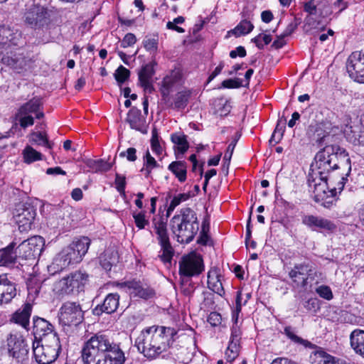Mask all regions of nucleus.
I'll use <instances>...</instances> for the list:
<instances>
[{
	"label": "nucleus",
	"instance_id": "9d476101",
	"mask_svg": "<svg viewBox=\"0 0 364 364\" xmlns=\"http://www.w3.org/2000/svg\"><path fill=\"white\" fill-rule=\"evenodd\" d=\"M83 320V312L80 304L66 302L60 309L59 321L63 326H77Z\"/></svg>",
	"mask_w": 364,
	"mask_h": 364
},
{
	"label": "nucleus",
	"instance_id": "49530a36",
	"mask_svg": "<svg viewBox=\"0 0 364 364\" xmlns=\"http://www.w3.org/2000/svg\"><path fill=\"white\" fill-rule=\"evenodd\" d=\"M129 70L123 65H120L114 73V78L119 84H122L129 78Z\"/></svg>",
	"mask_w": 364,
	"mask_h": 364
},
{
	"label": "nucleus",
	"instance_id": "7ed1b4c3",
	"mask_svg": "<svg viewBox=\"0 0 364 364\" xmlns=\"http://www.w3.org/2000/svg\"><path fill=\"white\" fill-rule=\"evenodd\" d=\"M114 346L119 347L109 336L97 333L86 341L81 350L83 364H96L104 358H107L114 350Z\"/></svg>",
	"mask_w": 364,
	"mask_h": 364
},
{
	"label": "nucleus",
	"instance_id": "bf43d9fd",
	"mask_svg": "<svg viewBox=\"0 0 364 364\" xmlns=\"http://www.w3.org/2000/svg\"><path fill=\"white\" fill-rule=\"evenodd\" d=\"M136 150L135 148L130 147L127 149L125 151H122L119 153L120 157H126L127 159L129 161H135L137 159L136 157Z\"/></svg>",
	"mask_w": 364,
	"mask_h": 364
},
{
	"label": "nucleus",
	"instance_id": "8fccbe9b",
	"mask_svg": "<svg viewBox=\"0 0 364 364\" xmlns=\"http://www.w3.org/2000/svg\"><path fill=\"white\" fill-rule=\"evenodd\" d=\"M185 18L183 16H178L175 18L173 21H168L166 24V27L168 29L174 30L178 33H183L185 31L183 28L178 26L177 24L183 23Z\"/></svg>",
	"mask_w": 364,
	"mask_h": 364
},
{
	"label": "nucleus",
	"instance_id": "6ab92c4d",
	"mask_svg": "<svg viewBox=\"0 0 364 364\" xmlns=\"http://www.w3.org/2000/svg\"><path fill=\"white\" fill-rule=\"evenodd\" d=\"M155 65H156V63L153 60L149 63L144 65L139 72V83L144 91L148 93H151L154 90L151 78L155 73Z\"/></svg>",
	"mask_w": 364,
	"mask_h": 364
},
{
	"label": "nucleus",
	"instance_id": "4c0bfd02",
	"mask_svg": "<svg viewBox=\"0 0 364 364\" xmlns=\"http://www.w3.org/2000/svg\"><path fill=\"white\" fill-rule=\"evenodd\" d=\"M253 28L254 26L250 21L244 20L242 21L234 29L229 31V33H231L238 37L250 33Z\"/></svg>",
	"mask_w": 364,
	"mask_h": 364
},
{
	"label": "nucleus",
	"instance_id": "72a5a7b5",
	"mask_svg": "<svg viewBox=\"0 0 364 364\" xmlns=\"http://www.w3.org/2000/svg\"><path fill=\"white\" fill-rule=\"evenodd\" d=\"M180 182H184L186 180L187 166L183 161H173L168 167Z\"/></svg>",
	"mask_w": 364,
	"mask_h": 364
},
{
	"label": "nucleus",
	"instance_id": "7c9ffc66",
	"mask_svg": "<svg viewBox=\"0 0 364 364\" xmlns=\"http://www.w3.org/2000/svg\"><path fill=\"white\" fill-rule=\"evenodd\" d=\"M14 242H11L6 247L0 250V264L3 266H9L16 262L17 258V252H14Z\"/></svg>",
	"mask_w": 364,
	"mask_h": 364
},
{
	"label": "nucleus",
	"instance_id": "e433bc0d",
	"mask_svg": "<svg viewBox=\"0 0 364 364\" xmlns=\"http://www.w3.org/2000/svg\"><path fill=\"white\" fill-rule=\"evenodd\" d=\"M190 96V90H186L178 92L175 96L173 104H171L172 107L177 109H184L188 104Z\"/></svg>",
	"mask_w": 364,
	"mask_h": 364
},
{
	"label": "nucleus",
	"instance_id": "f8f14e48",
	"mask_svg": "<svg viewBox=\"0 0 364 364\" xmlns=\"http://www.w3.org/2000/svg\"><path fill=\"white\" fill-rule=\"evenodd\" d=\"M7 348L9 356L18 363H22L27 360L28 346L21 335L11 334L7 339Z\"/></svg>",
	"mask_w": 364,
	"mask_h": 364
},
{
	"label": "nucleus",
	"instance_id": "680f3d73",
	"mask_svg": "<svg viewBox=\"0 0 364 364\" xmlns=\"http://www.w3.org/2000/svg\"><path fill=\"white\" fill-rule=\"evenodd\" d=\"M115 185L116 188L119 193L124 192L125 186H126V178L125 176H121L119 173H116L115 176Z\"/></svg>",
	"mask_w": 364,
	"mask_h": 364
},
{
	"label": "nucleus",
	"instance_id": "79ce46f5",
	"mask_svg": "<svg viewBox=\"0 0 364 364\" xmlns=\"http://www.w3.org/2000/svg\"><path fill=\"white\" fill-rule=\"evenodd\" d=\"M144 168L141 169V171L144 170L146 171V177L149 176L153 168L159 166L158 163L151 155L149 151L146 152V154L144 156Z\"/></svg>",
	"mask_w": 364,
	"mask_h": 364
},
{
	"label": "nucleus",
	"instance_id": "aec40b11",
	"mask_svg": "<svg viewBox=\"0 0 364 364\" xmlns=\"http://www.w3.org/2000/svg\"><path fill=\"white\" fill-rule=\"evenodd\" d=\"M127 287L129 294L133 297H139L148 299L154 296V291L139 281H129L124 283Z\"/></svg>",
	"mask_w": 364,
	"mask_h": 364
},
{
	"label": "nucleus",
	"instance_id": "a211bd4d",
	"mask_svg": "<svg viewBox=\"0 0 364 364\" xmlns=\"http://www.w3.org/2000/svg\"><path fill=\"white\" fill-rule=\"evenodd\" d=\"M33 305L30 302H26L21 308L16 311L11 318V321L21 326L27 331L30 330V317Z\"/></svg>",
	"mask_w": 364,
	"mask_h": 364
},
{
	"label": "nucleus",
	"instance_id": "774afa93",
	"mask_svg": "<svg viewBox=\"0 0 364 364\" xmlns=\"http://www.w3.org/2000/svg\"><path fill=\"white\" fill-rule=\"evenodd\" d=\"M246 55V50L244 47L238 46L235 50H231L230 53V56L232 58H235L237 56H240L241 58L245 57Z\"/></svg>",
	"mask_w": 364,
	"mask_h": 364
},
{
	"label": "nucleus",
	"instance_id": "4468645a",
	"mask_svg": "<svg viewBox=\"0 0 364 364\" xmlns=\"http://www.w3.org/2000/svg\"><path fill=\"white\" fill-rule=\"evenodd\" d=\"M203 270V259L196 254L183 257L179 262V272L186 277L198 275Z\"/></svg>",
	"mask_w": 364,
	"mask_h": 364
},
{
	"label": "nucleus",
	"instance_id": "f03ea898",
	"mask_svg": "<svg viewBox=\"0 0 364 364\" xmlns=\"http://www.w3.org/2000/svg\"><path fill=\"white\" fill-rule=\"evenodd\" d=\"M176 333L174 328L153 326L142 330L135 346L148 359H155L171 346Z\"/></svg>",
	"mask_w": 364,
	"mask_h": 364
},
{
	"label": "nucleus",
	"instance_id": "864d4df0",
	"mask_svg": "<svg viewBox=\"0 0 364 364\" xmlns=\"http://www.w3.org/2000/svg\"><path fill=\"white\" fill-rule=\"evenodd\" d=\"M304 307L306 310L316 313L320 309L319 301L315 298L309 299L305 302Z\"/></svg>",
	"mask_w": 364,
	"mask_h": 364
},
{
	"label": "nucleus",
	"instance_id": "c756f323",
	"mask_svg": "<svg viewBox=\"0 0 364 364\" xmlns=\"http://www.w3.org/2000/svg\"><path fill=\"white\" fill-rule=\"evenodd\" d=\"M208 287L213 292L222 296L224 289L220 280V274L218 269H211L208 274Z\"/></svg>",
	"mask_w": 364,
	"mask_h": 364
},
{
	"label": "nucleus",
	"instance_id": "58836bf2",
	"mask_svg": "<svg viewBox=\"0 0 364 364\" xmlns=\"http://www.w3.org/2000/svg\"><path fill=\"white\" fill-rule=\"evenodd\" d=\"M172 142L177 145L178 150L183 154L189 147L188 142L186 139V136L181 134H173L171 135Z\"/></svg>",
	"mask_w": 364,
	"mask_h": 364
},
{
	"label": "nucleus",
	"instance_id": "0e129e2a",
	"mask_svg": "<svg viewBox=\"0 0 364 364\" xmlns=\"http://www.w3.org/2000/svg\"><path fill=\"white\" fill-rule=\"evenodd\" d=\"M235 146H236V142H231L228 145V149L224 154L223 161H225L228 162V166H230V160H231Z\"/></svg>",
	"mask_w": 364,
	"mask_h": 364
},
{
	"label": "nucleus",
	"instance_id": "b1692460",
	"mask_svg": "<svg viewBox=\"0 0 364 364\" xmlns=\"http://www.w3.org/2000/svg\"><path fill=\"white\" fill-rule=\"evenodd\" d=\"M119 296L117 294H109L103 301L102 304L97 305L94 309L95 315L100 316L102 313H114L119 306Z\"/></svg>",
	"mask_w": 364,
	"mask_h": 364
},
{
	"label": "nucleus",
	"instance_id": "cd10ccee",
	"mask_svg": "<svg viewBox=\"0 0 364 364\" xmlns=\"http://www.w3.org/2000/svg\"><path fill=\"white\" fill-rule=\"evenodd\" d=\"M181 78V73L178 69L171 70L168 75L164 77L161 88V94L164 97L168 96L171 88L180 81Z\"/></svg>",
	"mask_w": 364,
	"mask_h": 364
},
{
	"label": "nucleus",
	"instance_id": "2eb2a0df",
	"mask_svg": "<svg viewBox=\"0 0 364 364\" xmlns=\"http://www.w3.org/2000/svg\"><path fill=\"white\" fill-rule=\"evenodd\" d=\"M47 10L39 5H32L25 13V21L32 28H41L48 23Z\"/></svg>",
	"mask_w": 364,
	"mask_h": 364
},
{
	"label": "nucleus",
	"instance_id": "09e8293b",
	"mask_svg": "<svg viewBox=\"0 0 364 364\" xmlns=\"http://www.w3.org/2000/svg\"><path fill=\"white\" fill-rule=\"evenodd\" d=\"M316 292L320 297L328 301L331 300L333 297L331 288L326 285L318 286L316 289Z\"/></svg>",
	"mask_w": 364,
	"mask_h": 364
},
{
	"label": "nucleus",
	"instance_id": "a878e982",
	"mask_svg": "<svg viewBox=\"0 0 364 364\" xmlns=\"http://www.w3.org/2000/svg\"><path fill=\"white\" fill-rule=\"evenodd\" d=\"M20 34L14 31L10 27L0 26V47L8 48L16 46L19 41Z\"/></svg>",
	"mask_w": 364,
	"mask_h": 364
},
{
	"label": "nucleus",
	"instance_id": "e2e57ef3",
	"mask_svg": "<svg viewBox=\"0 0 364 364\" xmlns=\"http://www.w3.org/2000/svg\"><path fill=\"white\" fill-rule=\"evenodd\" d=\"M136 41V36L133 33H129L124 37L121 43V46L123 48L129 47L133 46Z\"/></svg>",
	"mask_w": 364,
	"mask_h": 364
},
{
	"label": "nucleus",
	"instance_id": "a18cd8bd",
	"mask_svg": "<svg viewBox=\"0 0 364 364\" xmlns=\"http://www.w3.org/2000/svg\"><path fill=\"white\" fill-rule=\"evenodd\" d=\"M240 351V345L237 343H229L228 348L225 351L226 359L231 363L238 356Z\"/></svg>",
	"mask_w": 364,
	"mask_h": 364
},
{
	"label": "nucleus",
	"instance_id": "338daca9",
	"mask_svg": "<svg viewBox=\"0 0 364 364\" xmlns=\"http://www.w3.org/2000/svg\"><path fill=\"white\" fill-rule=\"evenodd\" d=\"M243 297L242 294L240 291L237 292L236 296V311L237 313H240L241 311L242 306L243 305H245L247 303V299H245L244 301H242Z\"/></svg>",
	"mask_w": 364,
	"mask_h": 364
},
{
	"label": "nucleus",
	"instance_id": "1a4fd4ad",
	"mask_svg": "<svg viewBox=\"0 0 364 364\" xmlns=\"http://www.w3.org/2000/svg\"><path fill=\"white\" fill-rule=\"evenodd\" d=\"M44 245V239L41 236L25 240L16 248L18 257L22 260L35 261L43 251Z\"/></svg>",
	"mask_w": 364,
	"mask_h": 364
},
{
	"label": "nucleus",
	"instance_id": "13d9d810",
	"mask_svg": "<svg viewBox=\"0 0 364 364\" xmlns=\"http://www.w3.org/2000/svg\"><path fill=\"white\" fill-rule=\"evenodd\" d=\"M219 108L216 109V112L220 116H226L231 109V106L227 101L221 100L218 104Z\"/></svg>",
	"mask_w": 364,
	"mask_h": 364
},
{
	"label": "nucleus",
	"instance_id": "4be33fe9",
	"mask_svg": "<svg viewBox=\"0 0 364 364\" xmlns=\"http://www.w3.org/2000/svg\"><path fill=\"white\" fill-rule=\"evenodd\" d=\"M343 134L346 139L353 144L364 146V126L362 124H346Z\"/></svg>",
	"mask_w": 364,
	"mask_h": 364
},
{
	"label": "nucleus",
	"instance_id": "c85d7f7f",
	"mask_svg": "<svg viewBox=\"0 0 364 364\" xmlns=\"http://www.w3.org/2000/svg\"><path fill=\"white\" fill-rule=\"evenodd\" d=\"M41 101L39 98H33L28 102L23 105L18 109V114H36V118L41 119L43 117V112L40 111Z\"/></svg>",
	"mask_w": 364,
	"mask_h": 364
},
{
	"label": "nucleus",
	"instance_id": "5fc2aeb1",
	"mask_svg": "<svg viewBox=\"0 0 364 364\" xmlns=\"http://www.w3.org/2000/svg\"><path fill=\"white\" fill-rule=\"evenodd\" d=\"M20 125L23 128L31 126L34 123L33 117L31 114H18Z\"/></svg>",
	"mask_w": 364,
	"mask_h": 364
},
{
	"label": "nucleus",
	"instance_id": "69168bd1",
	"mask_svg": "<svg viewBox=\"0 0 364 364\" xmlns=\"http://www.w3.org/2000/svg\"><path fill=\"white\" fill-rule=\"evenodd\" d=\"M28 294L26 302H30L33 304L36 297L38 296L39 293V288L36 287H28Z\"/></svg>",
	"mask_w": 364,
	"mask_h": 364
},
{
	"label": "nucleus",
	"instance_id": "412c9836",
	"mask_svg": "<svg viewBox=\"0 0 364 364\" xmlns=\"http://www.w3.org/2000/svg\"><path fill=\"white\" fill-rule=\"evenodd\" d=\"M16 295L14 283L8 279L6 274L0 275V305L9 303Z\"/></svg>",
	"mask_w": 364,
	"mask_h": 364
},
{
	"label": "nucleus",
	"instance_id": "f257e3e1",
	"mask_svg": "<svg viewBox=\"0 0 364 364\" xmlns=\"http://www.w3.org/2000/svg\"><path fill=\"white\" fill-rule=\"evenodd\" d=\"M314 159L311 165L312 173L308 179L309 186L313 188L315 201L323 202L324 207L329 208L337 191L343 190L347 178L342 176L337 187L329 188L328 174L333 169L343 167L347 168L348 176L351 170L350 159L346 149L337 144H326L316 154Z\"/></svg>",
	"mask_w": 364,
	"mask_h": 364
},
{
	"label": "nucleus",
	"instance_id": "2f4dec72",
	"mask_svg": "<svg viewBox=\"0 0 364 364\" xmlns=\"http://www.w3.org/2000/svg\"><path fill=\"white\" fill-rule=\"evenodd\" d=\"M114 350L107 358H104L96 364H124L125 356L120 347L114 346Z\"/></svg>",
	"mask_w": 364,
	"mask_h": 364
},
{
	"label": "nucleus",
	"instance_id": "473e14b6",
	"mask_svg": "<svg viewBox=\"0 0 364 364\" xmlns=\"http://www.w3.org/2000/svg\"><path fill=\"white\" fill-rule=\"evenodd\" d=\"M100 264L107 271L118 262L117 252L112 250H107L100 257Z\"/></svg>",
	"mask_w": 364,
	"mask_h": 364
},
{
	"label": "nucleus",
	"instance_id": "39448f33",
	"mask_svg": "<svg viewBox=\"0 0 364 364\" xmlns=\"http://www.w3.org/2000/svg\"><path fill=\"white\" fill-rule=\"evenodd\" d=\"M90 242L87 237H81L73 240L55 257L53 264L56 265L58 269H63L79 263L87 252Z\"/></svg>",
	"mask_w": 364,
	"mask_h": 364
},
{
	"label": "nucleus",
	"instance_id": "393cba45",
	"mask_svg": "<svg viewBox=\"0 0 364 364\" xmlns=\"http://www.w3.org/2000/svg\"><path fill=\"white\" fill-rule=\"evenodd\" d=\"M126 120L129 124L132 129L140 132L142 134L147 133L146 120L141 117L140 109L132 107L129 111Z\"/></svg>",
	"mask_w": 364,
	"mask_h": 364
},
{
	"label": "nucleus",
	"instance_id": "dca6fc26",
	"mask_svg": "<svg viewBox=\"0 0 364 364\" xmlns=\"http://www.w3.org/2000/svg\"><path fill=\"white\" fill-rule=\"evenodd\" d=\"M301 223L313 231H333L336 229L332 221L318 215H304L302 216Z\"/></svg>",
	"mask_w": 364,
	"mask_h": 364
},
{
	"label": "nucleus",
	"instance_id": "052dcab7",
	"mask_svg": "<svg viewBox=\"0 0 364 364\" xmlns=\"http://www.w3.org/2000/svg\"><path fill=\"white\" fill-rule=\"evenodd\" d=\"M208 322L212 326H218L222 322V316L220 314L215 311L211 312L208 317Z\"/></svg>",
	"mask_w": 364,
	"mask_h": 364
},
{
	"label": "nucleus",
	"instance_id": "bb28decb",
	"mask_svg": "<svg viewBox=\"0 0 364 364\" xmlns=\"http://www.w3.org/2000/svg\"><path fill=\"white\" fill-rule=\"evenodd\" d=\"M349 339L354 352L364 358V331L358 328L353 330Z\"/></svg>",
	"mask_w": 364,
	"mask_h": 364
},
{
	"label": "nucleus",
	"instance_id": "c03bdc74",
	"mask_svg": "<svg viewBox=\"0 0 364 364\" xmlns=\"http://www.w3.org/2000/svg\"><path fill=\"white\" fill-rule=\"evenodd\" d=\"M132 216L134 219L136 226L139 229H144L147 225H149V220L146 219L144 211L134 212Z\"/></svg>",
	"mask_w": 364,
	"mask_h": 364
},
{
	"label": "nucleus",
	"instance_id": "423d86ee",
	"mask_svg": "<svg viewBox=\"0 0 364 364\" xmlns=\"http://www.w3.org/2000/svg\"><path fill=\"white\" fill-rule=\"evenodd\" d=\"M60 350V340L57 334H50L48 337L33 343V355L39 364H50L55 361Z\"/></svg>",
	"mask_w": 364,
	"mask_h": 364
},
{
	"label": "nucleus",
	"instance_id": "de8ad7c7",
	"mask_svg": "<svg viewBox=\"0 0 364 364\" xmlns=\"http://www.w3.org/2000/svg\"><path fill=\"white\" fill-rule=\"evenodd\" d=\"M31 141L33 143L37 144L38 145H42L48 148H50L46 135L42 132H36L32 134Z\"/></svg>",
	"mask_w": 364,
	"mask_h": 364
},
{
	"label": "nucleus",
	"instance_id": "f3484780",
	"mask_svg": "<svg viewBox=\"0 0 364 364\" xmlns=\"http://www.w3.org/2000/svg\"><path fill=\"white\" fill-rule=\"evenodd\" d=\"M312 272L311 266L307 264H296L289 272V275L297 287H304L307 284V279Z\"/></svg>",
	"mask_w": 364,
	"mask_h": 364
},
{
	"label": "nucleus",
	"instance_id": "3c124183",
	"mask_svg": "<svg viewBox=\"0 0 364 364\" xmlns=\"http://www.w3.org/2000/svg\"><path fill=\"white\" fill-rule=\"evenodd\" d=\"M145 49L150 53H155L158 48V39L154 38H146L143 41Z\"/></svg>",
	"mask_w": 364,
	"mask_h": 364
},
{
	"label": "nucleus",
	"instance_id": "c9c22d12",
	"mask_svg": "<svg viewBox=\"0 0 364 364\" xmlns=\"http://www.w3.org/2000/svg\"><path fill=\"white\" fill-rule=\"evenodd\" d=\"M86 165L94 172H106L111 169L112 164L102 159H87Z\"/></svg>",
	"mask_w": 364,
	"mask_h": 364
},
{
	"label": "nucleus",
	"instance_id": "6e6d98bb",
	"mask_svg": "<svg viewBox=\"0 0 364 364\" xmlns=\"http://www.w3.org/2000/svg\"><path fill=\"white\" fill-rule=\"evenodd\" d=\"M284 333L287 335V336L290 338L291 341H293L295 343H301V344H305L306 341H304L303 338L297 336L294 332L293 331L292 328L290 326H287L284 328Z\"/></svg>",
	"mask_w": 364,
	"mask_h": 364
},
{
	"label": "nucleus",
	"instance_id": "9b49d317",
	"mask_svg": "<svg viewBox=\"0 0 364 364\" xmlns=\"http://www.w3.org/2000/svg\"><path fill=\"white\" fill-rule=\"evenodd\" d=\"M346 70L351 79L364 84V53L353 52L347 59Z\"/></svg>",
	"mask_w": 364,
	"mask_h": 364
},
{
	"label": "nucleus",
	"instance_id": "4d7b16f0",
	"mask_svg": "<svg viewBox=\"0 0 364 364\" xmlns=\"http://www.w3.org/2000/svg\"><path fill=\"white\" fill-rule=\"evenodd\" d=\"M242 86V80L240 79H228L222 82V87L224 88H238Z\"/></svg>",
	"mask_w": 364,
	"mask_h": 364
},
{
	"label": "nucleus",
	"instance_id": "603ef678",
	"mask_svg": "<svg viewBox=\"0 0 364 364\" xmlns=\"http://www.w3.org/2000/svg\"><path fill=\"white\" fill-rule=\"evenodd\" d=\"M241 338V331L238 325H233L231 329V336L229 343H237L240 345Z\"/></svg>",
	"mask_w": 364,
	"mask_h": 364
},
{
	"label": "nucleus",
	"instance_id": "0eeeda50",
	"mask_svg": "<svg viewBox=\"0 0 364 364\" xmlns=\"http://www.w3.org/2000/svg\"><path fill=\"white\" fill-rule=\"evenodd\" d=\"M152 225L161 247L158 257L164 264L171 263L174 250L167 232L166 220L161 216L154 217L152 220Z\"/></svg>",
	"mask_w": 364,
	"mask_h": 364
},
{
	"label": "nucleus",
	"instance_id": "a19ab883",
	"mask_svg": "<svg viewBox=\"0 0 364 364\" xmlns=\"http://www.w3.org/2000/svg\"><path fill=\"white\" fill-rule=\"evenodd\" d=\"M24 161L27 164H31L41 159V154L33 147L27 146L23 151Z\"/></svg>",
	"mask_w": 364,
	"mask_h": 364
},
{
	"label": "nucleus",
	"instance_id": "20e7f679",
	"mask_svg": "<svg viewBox=\"0 0 364 364\" xmlns=\"http://www.w3.org/2000/svg\"><path fill=\"white\" fill-rule=\"evenodd\" d=\"M171 230L181 243L191 242L199 230V223L196 213L189 208L181 210L180 215L171 219Z\"/></svg>",
	"mask_w": 364,
	"mask_h": 364
},
{
	"label": "nucleus",
	"instance_id": "ddd939ff",
	"mask_svg": "<svg viewBox=\"0 0 364 364\" xmlns=\"http://www.w3.org/2000/svg\"><path fill=\"white\" fill-rule=\"evenodd\" d=\"M36 216V210L30 205L22 204L16 208L14 220L20 232H28L31 229Z\"/></svg>",
	"mask_w": 364,
	"mask_h": 364
},
{
	"label": "nucleus",
	"instance_id": "37998d69",
	"mask_svg": "<svg viewBox=\"0 0 364 364\" xmlns=\"http://www.w3.org/2000/svg\"><path fill=\"white\" fill-rule=\"evenodd\" d=\"M189 198V193H179L177 196H175L169 204L167 213L169 214L171 212H173L178 205H179L182 202L186 201Z\"/></svg>",
	"mask_w": 364,
	"mask_h": 364
},
{
	"label": "nucleus",
	"instance_id": "6e6552de",
	"mask_svg": "<svg viewBox=\"0 0 364 364\" xmlns=\"http://www.w3.org/2000/svg\"><path fill=\"white\" fill-rule=\"evenodd\" d=\"M88 275L82 271H75L54 284L53 290L59 295L74 294L82 291Z\"/></svg>",
	"mask_w": 364,
	"mask_h": 364
},
{
	"label": "nucleus",
	"instance_id": "f704fd0d",
	"mask_svg": "<svg viewBox=\"0 0 364 364\" xmlns=\"http://www.w3.org/2000/svg\"><path fill=\"white\" fill-rule=\"evenodd\" d=\"M311 364H334L335 358L323 350L314 352L310 357Z\"/></svg>",
	"mask_w": 364,
	"mask_h": 364
},
{
	"label": "nucleus",
	"instance_id": "ea45409f",
	"mask_svg": "<svg viewBox=\"0 0 364 364\" xmlns=\"http://www.w3.org/2000/svg\"><path fill=\"white\" fill-rule=\"evenodd\" d=\"M287 122L286 118H281L279 122H277V127L274 129V132H273L272 137L269 140L270 143H274V144L279 142L281 140L285 128V124Z\"/></svg>",
	"mask_w": 364,
	"mask_h": 364
},
{
	"label": "nucleus",
	"instance_id": "5701e85b",
	"mask_svg": "<svg viewBox=\"0 0 364 364\" xmlns=\"http://www.w3.org/2000/svg\"><path fill=\"white\" fill-rule=\"evenodd\" d=\"M33 333L36 340L39 338L41 341L45 337H48L50 334H56L53 331V326L46 319L34 316L33 318Z\"/></svg>",
	"mask_w": 364,
	"mask_h": 364
}]
</instances>
